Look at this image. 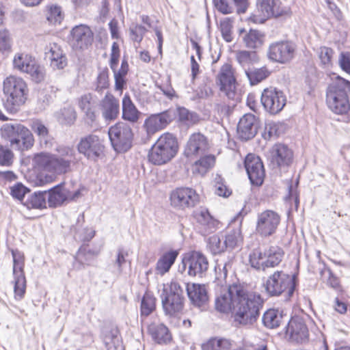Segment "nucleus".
Returning <instances> with one entry per match:
<instances>
[{
  "label": "nucleus",
  "mask_w": 350,
  "mask_h": 350,
  "mask_svg": "<svg viewBox=\"0 0 350 350\" xmlns=\"http://www.w3.org/2000/svg\"><path fill=\"white\" fill-rule=\"evenodd\" d=\"M240 284L230 285L227 291H223L215 298V307L217 311L221 313H229L232 310L235 311V300L240 292Z\"/></svg>",
  "instance_id": "5701e85b"
},
{
  "label": "nucleus",
  "mask_w": 350,
  "mask_h": 350,
  "mask_svg": "<svg viewBox=\"0 0 350 350\" xmlns=\"http://www.w3.org/2000/svg\"><path fill=\"white\" fill-rule=\"evenodd\" d=\"M156 299L150 293H146L141 302V316L148 317L155 309Z\"/></svg>",
  "instance_id": "3c124183"
},
{
  "label": "nucleus",
  "mask_w": 350,
  "mask_h": 350,
  "mask_svg": "<svg viewBox=\"0 0 350 350\" xmlns=\"http://www.w3.org/2000/svg\"><path fill=\"white\" fill-rule=\"evenodd\" d=\"M239 290L235 300L234 321L241 325L252 324L259 317L262 300L259 295L248 291L241 284Z\"/></svg>",
  "instance_id": "f257e3e1"
},
{
  "label": "nucleus",
  "mask_w": 350,
  "mask_h": 350,
  "mask_svg": "<svg viewBox=\"0 0 350 350\" xmlns=\"http://www.w3.org/2000/svg\"><path fill=\"white\" fill-rule=\"evenodd\" d=\"M69 39L73 49L83 51L92 45L94 33L88 25H79L71 29Z\"/></svg>",
  "instance_id": "4be33fe9"
},
{
  "label": "nucleus",
  "mask_w": 350,
  "mask_h": 350,
  "mask_svg": "<svg viewBox=\"0 0 350 350\" xmlns=\"http://www.w3.org/2000/svg\"><path fill=\"white\" fill-rule=\"evenodd\" d=\"M207 247L211 254L215 255L221 254L226 250L224 242V237L220 238L218 235H213L208 239Z\"/></svg>",
  "instance_id": "6e6d98bb"
},
{
  "label": "nucleus",
  "mask_w": 350,
  "mask_h": 350,
  "mask_svg": "<svg viewBox=\"0 0 350 350\" xmlns=\"http://www.w3.org/2000/svg\"><path fill=\"white\" fill-rule=\"evenodd\" d=\"M47 191H37L29 195L23 204L28 209L36 208L42 209L46 208V198Z\"/></svg>",
  "instance_id": "a19ab883"
},
{
  "label": "nucleus",
  "mask_w": 350,
  "mask_h": 350,
  "mask_svg": "<svg viewBox=\"0 0 350 350\" xmlns=\"http://www.w3.org/2000/svg\"><path fill=\"white\" fill-rule=\"evenodd\" d=\"M163 311L173 316L180 312L184 306V290L178 281H172L169 288H164L161 294Z\"/></svg>",
  "instance_id": "6e6552de"
},
{
  "label": "nucleus",
  "mask_w": 350,
  "mask_h": 350,
  "mask_svg": "<svg viewBox=\"0 0 350 350\" xmlns=\"http://www.w3.org/2000/svg\"><path fill=\"white\" fill-rule=\"evenodd\" d=\"M208 260L203 254L193 251L184 256L179 271L186 272L191 277L202 278L208 271Z\"/></svg>",
  "instance_id": "9d476101"
},
{
  "label": "nucleus",
  "mask_w": 350,
  "mask_h": 350,
  "mask_svg": "<svg viewBox=\"0 0 350 350\" xmlns=\"http://www.w3.org/2000/svg\"><path fill=\"white\" fill-rule=\"evenodd\" d=\"M296 45L290 41L275 42L269 45L268 57L273 62L286 64L293 59Z\"/></svg>",
  "instance_id": "6ab92c4d"
},
{
  "label": "nucleus",
  "mask_w": 350,
  "mask_h": 350,
  "mask_svg": "<svg viewBox=\"0 0 350 350\" xmlns=\"http://www.w3.org/2000/svg\"><path fill=\"white\" fill-rule=\"evenodd\" d=\"M260 100L265 110L271 114H276L281 111L286 103L284 92L272 87L263 90Z\"/></svg>",
  "instance_id": "a211bd4d"
},
{
  "label": "nucleus",
  "mask_w": 350,
  "mask_h": 350,
  "mask_svg": "<svg viewBox=\"0 0 350 350\" xmlns=\"http://www.w3.org/2000/svg\"><path fill=\"white\" fill-rule=\"evenodd\" d=\"M100 248L91 249L89 245H83L75 256L74 267L80 270L84 265H91L92 260L100 253Z\"/></svg>",
  "instance_id": "473e14b6"
},
{
  "label": "nucleus",
  "mask_w": 350,
  "mask_h": 350,
  "mask_svg": "<svg viewBox=\"0 0 350 350\" xmlns=\"http://www.w3.org/2000/svg\"><path fill=\"white\" fill-rule=\"evenodd\" d=\"M280 223L279 214L266 210L258 215L256 231L261 237H269L275 233Z\"/></svg>",
  "instance_id": "f3484780"
},
{
  "label": "nucleus",
  "mask_w": 350,
  "mask_h": 350,
  "mask_svg": "<svg viewBox=\"0 0 350 350\" xmlns=\"http://www.w3.org/2000/svg\"><path fill=\"white\" fill-rule=\"evenodd\" d=\"M46 56L50 60V66L53 70L64 68L68 64L66 53L56 43H50L45 49Z\"/></svg>",
  "instance_id": "7c9ffc66"
},
{
  "label": "nucleus",
  "mask_w": 350,
  "mask_h": 350,
  "mask_svg": "<svg viewBox=\"0 0 350 350\" xmlns=\"http://www.w3.org/2000/svg\"><path fill=\"white\" fill-rule=\"evenodd\" d=\"M115 79V89L118 91H122L126 83V77L129 72V64L126 59L122 60L120 68L118 70H112Z\"/></svg>",
  "instance_id": "37998d69"
},
{
  "label": "nucleus",
  "mask_w": 350,
  "mask_h": 350,
  "mask_svg": "<svg viewBox=\"0 0 350 350\" xmlns=\"http://www.w3.org/2000/svg\"><path fill=\"white\" fill-rule=\"evenodd\" d=\"M157 87L163 92V94L169 99L172 100L175 97H178L175 90L172 86L170 77H167L165 81H163L160 85H157Z\"/></svg>",
  "instance_id": "0e129e2a"
},
{
  "label": "nucleus",
  "mask_w": 350,
  "mask_h": 350,
  "mask_svg": "<svg viewBox=\"0 0 350 350\" xmlns=\"http://www.w3.org/2000/svg\"><path fill=\"white\" fill-rule=\"evenodd\" d=\"M46 18L51 24H60L64 18L61 7L57 5H48L46 10Z\"/></svg>",
  "instance_id": "8fccbe9b"
},
{
  "label": "nucleus",
  "mask_w": 350,
  "mask_h": 350,
  "mask_svg": "<svg viewBox=\"0 0 350 350\" xmlns=\"http://www.w3.org/2000/svg\"><path fill=\"white\" fill-rule=\"evenodd\" d=\"M284 321L282 312L278 310L270 309L265 312L262 317V322L268 328L273 329L280 326Z\"/></svg>",
  "instance_id": "79ce46f5"
},
{
  "label": "nucleus",
  "mask_w": 350,
  "mask_h": 350,
  "mask_svg": "<svg viewBox=\"0 0 350 350\" xmlns=\"http://www.w3.org/2000/svg\"><path fill=\"white\" fill-rule=\"evenodd\" d=\"M172 120V116L170 111L150 116L144 122V127L148 135L165 129Z\"/></svg>",
  "instance_id": "cd10ccee"
},
{
  "label": "nucleus",
  "mask_w": 350,
  "mask_h": 350,
  "mask_svg": "<svg viewBox=\"0 0 350 350\" xmlns=\"http://www.w3.org/2000/svg\"><path fill=\"white\" fill-rule=\"evenodd\" d=\"M13 257V275L14 298L20 301L26 292V279L23 271V258L18 250H12Z\"/></svg>",
  "instance_id": "2eb2a0df"
},
{
  "label": "nucleus",
  "mask_w": 350,
  "mask_h": 350,
  "mask_svg": "<svg viewBox=\"0 0 350 350\" xmlns=\"http://www.w3.org/2000/svg\"><path fill=\"white\" fill-rule=\"evenodd\" d=\"M232 21L230 18H226L220 22V29L223 38L227 42L232 41Z\"/></svg>",
  "instance_id": "052dcab7"
},
{
  "label": "nucleus",
  "mask_w": 350,
  "mask_h": 350,
  "mask_svg": "<svg viewBox=\"0 0 350 350\" xmlns=\"http://www.w3.org/2000/svg\"><path fill=\"white\" fill-rule=\"evenodd\" d=\"M333 55V50L331 48L323 46L321 47L319 50V59L321 64L328 68L332 65V57Z\"/></svg>",
  "instance_id": "774afa93"
},
{
  "label": "nucleus",
  "mask_w": 350,
  "mask_h": 350,
  "mask_svg": "<svg viewBox=\"0 0 350 350\" xmlns=\"http://www.w3.org/2000/svg\"><path fill=\"white\" fill-rule=\"evenodd\" d=\"M112 146L117 152H124L132 146L133 133L131 128L124 122H118L109 130Z\"/></svg>",
  "instance_id": "1a4fd4ad"
},
{
  "label": "nucleus",
  "mask_w": 350,
  "mask_h": 350,
  "mask_svg": "<svg viewBox=\"0 0 350 350\" xmlns=\"http://www.w3.org/2000/svg\"><path fill=\"white\" fill-rule=\"evenodd\" d=\"M14 161V154L11 148L0 144V166L11 167Z\"/></svg>",
  "instance_id": "13d9d810"
},
{
  "label": "nucleus",
  "mask_w": 350,
  "mask_h": 350,
  "mask_svg": "<svg viewBox=\"0 0 350 350\" xmlns=\"http://www.w3.org/2000/svg\"><path fill=\"white\" fill-rule=\"evenodd\" d=\"M1 135L3 139L10 142L12 148L21 152L31 149L34 144V138L31 131L20 123L3 124Z\"/></svg>",
  "instance_id": "20e7f679"
},
{
  "label": "nucleus",
  "mask_w": 350,
  "mask_h": 350,
  "mask_svg": "<svg viewBox=\"0 0 350 350\" xmlns=\"http://www.w3.org/2000/svg\"><path fill=\"white\" fill-rule=\"evenodd\" d=\"M78 105L84 113L85 122L88 125L93 126L96 122L98 116L95 103L92 100V95L90 93L82 95L78 100Z\"/></svg>",
  "instance_id": "2f4dec72"
},
{
  "label": "nucleus",
  "mask_w": 350,
  "mask_h": 350,
  "mask_svg": "<svg viewBox=\"0 0 350 350\" xmlns=\"http://www.w3.org/2000/svg\"><path fill=\"white\" fill-rule=\"evenodd\" d=\"M231 342L226 338H214L202 345V350H230Z\"/></svg>",
  "instance_id": "09e8293b"
},
{
  "label": "nucleus",
  "mask_w": 350,
  "mask_h": 350,
  "mask_svg": "<svg viewBox=\"0 0 350 350\" xmlns=\"http://www.w3.org/2000/svg\"><path fill=\"white\" fill-rule=\"evenodd\" d=\"M49 207H57L68 200V189L64 184L57 185L46 191Z\"/></svg>",
  "instance_id": "e433bc0d"
},
{
  "label": "nucleus",
  "mask_w": 350,
  "mask_h": 350,
  "mask_svg": "<svg viewBox=\"0 0 350 350\" xmlns=\"http://www.w3.org/2000/svg\"><path fill=\"white\" fill-rule=\"evenodd\" d=\"M148 332L152 339L160 345L167 344L172 339L169 329L163 323H151L148 327Z\"/></svg>",
  "instance_id": "4c0bfd02"
},
{
  "label": "nucleus",
  "mask_w": 350,
  "mask_h": 350,
  "mask_svg": "<svg viewBox=\"0 0 350 350\" xmlns=\"http://www.w3.org/2000/svg\"><path fill=\"white\" fill-rule=\"evenodd\" d=\"M263 37V34L260 31L250 29L243 37V40L247 48L255 49L262 46Z\"/></svg>",
  "instance_id": "c03bdc74"
},
{
  "label": "nucleus",
  "mask_w": 350,
  "mask_h": 350,
  "mask_svg": "<svg viewBox=\"0 0 350 350\" xmlns=\"http://www.w3.org/2000/svg\"><path fill=\"white\" fill-rule=\"evenodd\" d=\"M29 192V189L21 183H17L10 187V193L12 196L21 201L22 203L25 202V196Z\"/></svg>",
  "instance_id": "e2e57ef3"
},
{
  "label": "nucleus",
  "mask_w": 350,
  "mask_h": 350,
  "mask_svg": "<svg viewBox=\"0 0 350 350\" xmlns=\"http://www.w3.org/2000/svg\"><path fill=\"white\" fill-rule=\"evenodd\" d=\"M208 148L206 137L200 133L191 134L185 145L184 154L185 157H194L204 154Z\"/></svg>",
  "instance_id": "a878e982"
},
{
  "label": "nucleus",
  "mask_w": 350,
  "mask_h": 350,
  "mask_svg": "<svg viewBox=\"0 0 350 350\" xmlns=\"http://www.w3.org/2000/svg\"><path fill=\"white\" fill-rule=\"evenodd\" d=\"M215 9L223 14H230L234 12V6L228 0H213Z\"/></svg>",
  "instance_id": "69168bd1"
},
{
  "label": "nucleus",
  "mask_w": 350,
  "mask_h": 350,
  "mask_svg": "<svg viewBox=\"0 0 350 350\" xmlns=\"http://www.w3.org/2000/svg\"><path fill=\"white\" fill-rule=\"evenodd\" d=\"M293 157L292 150L283 144L273 145L267 153L269 165L273 169L288 166L292 163Z\"/></svg>",
  "instance_id": "aec40b11"
},
{
  "label": "nucleus",
  "mask_w": 350,
  "mask_h": 350,
  "mask_svg": "<svg viewBox=\"0 0 350 350\" xmlns=\"http://www.w3.org/2000/svg\"><path fill=\"white\" fill-rule=\"evenodd\" d=\"M147 31V29L141 25H135L130 27V38L134 41L139 43Z\"/></svg>",
  "instance_id": "338daca9"
},
{
  "label": "nucleus",
  "mask_w": 350,
  "mask_h": 350,
  "mask_svg": "<svg viewBox=\"0 0 350 350\" xmlns=\"http://www.w3.org/2000/svg\"><path fill=\"white\" fill-rule=\"evenodd\" d=\"M286 337L292 342L303 343L308 340L309 332L304 321L299 318H292L286 327Z\"/></svg>",
  "instance_id": "393cba45"
},
{
  "label": "nucleus",
  "mask_w": 350,
  "mask_h": 350,
  "mask_svg": "<svg viewBox=\"0 0 350 350\" xmlns=\"http://www.w3.org/2000/svg\"><path fill=\"white\" fill-rule=\"evenodd\" d=\"M186 291L191 304L202 310L204 309L208 301V295L204 284H186Z\"/></svg>",
  "instance_id": "c85d7f7f"
},
{
  "label": "nucleus",
  "mask_w": 350,
  "mask_h": 350,
  "mask_svg": "<svg viewBox=\"0 0 350 350\" xmlns=\"http://www.w3.org/2000/svg\"><path fill=\"white\" fill-rule=\"evenodd\" d=\"M236 59L245 70L246 67L258 61V57L255 51H239L236 53Z\"/></svg>",
  "instance_id": "de8ad7c7"
},
{
  "label": "nucleus",
  "mask_w": 350,
  "mask_h": 350,
  "mask_svg": "<svg viewBox=\"0 0 350 350\" xmlns=\"http://www.w3.org/2000/svg\"><path fill=\"white\" fill-rule=\"evenodd\" d=\"M244 165L251 183L257 186L261 185L265 172L260 158L255 154H249L245 157Z\"/></svg>",
  "instance_id": "b1692460"
},
{
  "label": "nucleus",
  "mask_w": 350,
  "mask_h": 350,
  "mask_svg": "<svg viewBox=\"0 0 350 350\" xmlns=\"http://www.w3.org/2000/svg\"><path fill=\"white\" fill-rule=\"evenodd\" d=\"M195 218L206 233H211L216 230L218 221L209 213L207 208L201 207L195 213Z\"/></svg>",
  "instance_id": "f704fd0d"
},
{
  "label": "nucleus",
  "mask_w": 350,
  "mask_h": 350,
  "mask_svg": "<svg viewBox=\"0 0 350 350\" xmlns=\"http://www.w3.org/2000/svg\"><path fill=\"white\" fill-rule=\"evenodd\" d=\"M220 90L231 100H239V95L237 92V82L234 76L232 66L229 64H224L220 69L218 75Z\"/></svg>",
  "instance_id": "412c9836"
},
{
  "label": "nucleus",
  "mask_w": 350,
  "mask_h": 350,
  "mask_svg": "<svg viewBox=\"0 0 350 350\" xmlns=\"http://www.w3.org/2000/svg\"><path fill=\"white\" fill-rule=\"evenodd\" d=\"M263 285L270 296H279L286 293L288 297H291L296 286L295 276L283 271H276L267 278Z\"/></svg>",
  "instance_id": "0eeeda50"
},
{
  "label": "nucleus",
  "mask_w": 350,
  "mask_h": 350,
  "mask_svg": "<svg viewBox=\"0 0 350 350\" xmlns=\"http://www.w3.org/2000/svg\"><path fill=\"white\" fill-rule=\"evenodd\" d=\"M3 104L10 113H15L27 100L28 89L25 81L18 77L10 75L3 81Z\"/></svg>",
  "instance_id": "f03ea898"
},
{
  "label": "nucleus",
  "mask_w": 350,
  "mask_h": 350,
  "mask_svg": "<svg viewBox=\"0 0 350 350\" xmlns=\"http://www.w3.org/2000/svg\"><path fill=\"white\" fill-rule=\"evenodd\" d=\"M14 68L25 72L36 83L42 81L44 78L43 67L38 64L34 58L25 53H17L13 59Z\"/></svg>",
  "instance_id": "ddd939ff"
},
{
  "label": "nucleus",
  "mask_w": 350,
  "mask_h": 350,
  "mask_svg": "<svg viewBox=\"0 0 350 350\" xmlns=\"http://www.w3.org/2000/svg\"><path fill=\"white\" fill-rule=\"evenodd\" d=\"M170 201L173 208L184 211L196 206L200 202V196L193 188L182 187L171 191Z\"/></svg>",
  "instance_id": "f8f14e48"
},
{
  "label": "nucleus",
  "mask_w": 350,
  "mask_h": 350,
  "mask_svg": "<svg viewBox=\"0 0 350 350\" xmlns=\"http://www.w3.org/2000/svg\"><path fill=\"white\" fill-rule=\"evenodd\" d=\"M102 116L106 121L116 120L120 114V102L113 94L107 92L100 103Z\"/></svg>",
  "instance_id": "c756f323"
},
{
  "label": "nucleus",
  "mask_w": 350,
  "mask_h": 350,
  "mask_svg": "<svg viewBox=\"0 0 350 350\" xmlns=\"http://www.w3.org/2000/svg\"><path fill=\"white\" fill-rule=\"evenodd\" d=\"M232 257L228 258V259L224 263H217L216 269V278L219 282H222L226 280L228 272L232 268Z\"/></svg>",
  "instance_id": "bf43d9fd"
},
{
  "label": "nucleus",
  "mask_w": 350,
  "mask_h": 350,
  "mask_svg": "<svg viewBox=\"0 0 350 350\" xmlns=\"http://www.w3.org/2000/svg\"><path fill=\"white\" fill-rule=\"evenodd\" d=\"M57 118L61 124L71 125L76 120L77 113L72 107L69 106L60 110Z\"/></svg>",
  "instance_id": "5fc2aeb1"
},
{
  "label": "nucleus",
  "mask_w": 350,
  "mask_h": 350,
  "mask_svg": "<svg viewBox=\"0 0 350 350\" xmlns=\"http://www.w3.org/2000/svg\"><path fill=\"white\" fill-rule=\"evenodd\" d=\"M140 112L133 103L130 96L125 94L122 98V118L130 122H137L139 118Z\"/></svg>",
  "instance_id": "ea45409f"
},
{
  "label": "nucleus",
  "mask_w": 350,
  "mask_h": 350,
  "mask_svg": "<svg viewBox=\"0 0 350 350\" xmlns=\"http://www.w3.org/2000/svg\"><path fill=\"white\" fill-rule=\"evenodd\" d=\"M258 128V122L256 117L252 113H246L239 120L237 133L240 139L247 141L255 137Z\"/></svg>",
  "instance_id": "bb28decb"
},
{
  "label": "nucleus",
  "mask_w": 350,
  "mask_h": 350,
  "mask_svg": "<svg viewBox=\"0 0 350 350\" xmlns=\"http://www.w3.org/2000/svg\"><path fill=\"white\" fill-rule=\"evenodd\" d=\"M349 93L350 82L337 77L326 92V102L330 110L336 114L347 113L350 109Z\"/></svg>",
  "instance_id": "7ed1b4c3"
},
{
  "label": "nucleus",
  "mask_w": 350,
  "mask_h": 350,
  "mask_svg": "<svg viewBox=\"0 0 350 350\" xmlns=\"http://www.w3.org/2000/svg\"><path fill=\"white\" fill-rule=\"evenodd\" d=\"M256 8L263 23L270 18L289 16L291 14L288 7L283 6L280 0H257Z\"/></svg>",
  "instance_id": "dca6fc26"
},
{
  "label": "nucleus",
  "mask_w": 350,
  "mask_h": 350,
  "mask_svg": "<svg viewBox=\"0 0 350 350\" xmlns=\"http://www.w3.org/2000/svg\"><path fill=\"white\" fill-rule=\"evenodd\" d=\"M245 75L250 81L251 85H256L262 81L267 79L270 72L266 67L260 68H250L245 69Z\"/></svg>",
  "instance_id": "a18cd8bd"
},
{
  "label": "nucleus",
  "mask_w": 350,
  "mask_h": 350,
  "mask_svg": "<svg viewBox=\"0 0 350 350\" xmlns=\"http://www.w3.org/2000/svg\"><path fill=\"white\" fill-rule=\"evenodd\" d=\"M53 157L52 154L41 152L35 155L33 161L38 167L51 172Z\"/></svg>",
  "instance_id": "864d4df0"
},
{
  "label": "nucleus",
  "mask_w": 350,
  "mask_h": 350,
  "mask_svg": "<svg viewBox=\"0 0 350 350\" xmlns=\"http://www.w3.org/2000/svg\"><path fill=\"white\" fill-rule=\"evenodd\" d=\"M215 193L221 197H228L231 191L225 185L224 178L220 175H217L214 179Z\"/></svg>",
  "instance_id": "680f3d73"
},
{
  "label": "nucleus",
  "mask_w": 350,
  "mask_h": 350,
  "mask_svg": "<svg viewBox=\"0 0 350 350\" xmlns=\"http://www.w3.org/2000/svg\"><path fill=\"white\" fill-rule=\"evenodd\" d=\"M284 255L283 250L276 245L270 246L264 252L257 249L250 254V263L254 269L266 271L269 268L278 266L282 260Z\"/></svg>",
  "instance_id": "423d86ee"
},
{
  "label": "nucleus",
  "mask_w": 350,
  "mask_h": 350,
  "mask_svg": "<svg viewBox=\"0 0 350 350\" xmlns=\"http://www.w3.org/2000/svg\"><path fill=\"white\" fill-rule=\"evenodd\" d=\"M104 148L103 140L95 134L82 137L77 144L78 152L88 159L94 161L103 154Z\"/></svg>",
  "instance_id": "4468645a"
},
{
  "label": "nucleus",
  "mask_w": 350,
  "mask_h": 350,
  "mask_svg": "<svg viewBox=\"0 0 350 350\" xmlns=\"http://www.w3.org/2000/svg\"><path fill=\"white\" fill-rule=\"evenodd\" d=\"M57 154H53V172L58 174H66L72 170V167L78 163L75 150L68 146H59L57 148Z\"/></svg>",
  "instance_id": "9b49d317"
},
{
  "label": "nucleus",
  "mask_w": 350,
  "mask_h": 350,
  "mask_svg": "<svg viewBox=\"0 0 350 350\" xmlns=\"http://www.w3.org/2000/svg\"><path fill=\"white\" fill-rule=\"evenodd\" d=\"M178 111L180 120L185 122L188 125L197 124L200 120L197 113L190 111L185 107H179Z\"/></svg>",
  "instance_id": "4d7b16f0"
},
{
  "label": "nucleus",
  "mask_w": 350,
  "mask_h": 350,
  "mask_svg": "<svg viewBox=\"0 0 350 350\" xmlns=\"http://www.w3.org/2000/svg\"><path fill=\"white\" fill-rule=\"evenodd\" d=\"M176 137L169 133L162 134L150 148L148 158L154 165H163L170 161L178 152Z\"/></svg>",
  "instance_id": "39448f33"
},
{
  "label": "nucleus",
  "mask_w": 350,
  "mask_h": 350,
  "mask_svg": "<svg viewBox=\"0 0 350 350\" xmlns=\"http://www.w3.org/2000/svg\"><path fill=\"white\" fill-rule=\"evenodd\" d=\"M32 131L38 136L42 148L50 149L53 145V138L49 135L46 126L40 120H34L31 124Z\"/></svg>",
  "instance_id": "72a5a7b5"
},
{
  "label": "nucleus",
  "mask_w": 350,
  "mask_h": 350,
  "mask_svg": "<svg viewBox=\"0 0 350 350\" xmlns=\"http://www.w3.org/2000/svg\"><path fill=\"white\" fill-rule=\"evenodd\" d=\"M102 338L107 350H124L119 331L116 327H105L102 332Z\"/></svg>",
  "instance_id": "c9c22d12"
},
{
  "label": "nucleus",
  "mask_w": 350,
  "mask_h": 350,
  "mask_svg": "<svg viewBox=\"0 0 350 350\" xmlns=\"http://www.w3.org/2000/svg\"><path fill=\"white\" fill-rule=\"evenodd\" d=\"M109 69L107 67L99 69L98 75L95 83L94 90L96 92L102 93L104 90L109 88Z\"/></svg>",
  "instance_id": "603ef678"
},
{
  "label": "nucleus",
  "mask_w": 350,
  "mask_h": 350,
  "mask_svg": "<svg viewBox=\"0 0 350 350\" xmlns=\"http://www.w3.org/2000/svg\"><path fill=\"white\" fill-rule=\"evenodd\" d=\"M178 255L176 250H170L163 253L158 259L156 264V271L157 274L163 275L168 272L176 261Z\"/></svg>",
  "instance_id": "58836bf2"
},
{
  "label": "nucleus",
  "mask_w": 350,
  "mask_h": 350,
  "mask_svg": "<svg viewBox=\"0 0 350 350\" xmlns=\"http://www.w3.org/2000/svg\"><path fill=\"white\" fill-rule=\"evenodd\" d=\"M215 163V157L214 155H205L195 162L193 170L203 176L214 166Z\"/></svg>",
  "instance_id": "49530a36"
}]
</instances>
